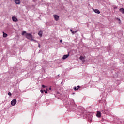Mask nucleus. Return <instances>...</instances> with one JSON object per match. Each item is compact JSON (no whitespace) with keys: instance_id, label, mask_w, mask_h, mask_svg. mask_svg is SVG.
Instances as JSON below:
<instances>
[{"instance_id":"1","label":"nucleus","mask_w":124,"mask_h":124,"mask_svg":"<svg viewBox=\"0 0 124 124\" xmlns=\"http://www.w3.org/2000/svg\"><path fill=\"white\" fill-rule=\"evenodd\" d=\"M22 35H25L27 39L29 40H31L32 39V35L31 33H27V31H22Z\"/></svg>"},{"instance_id":"2","label":"nucleus","mask_w":124,"mask_h":124,"mask_svg":"<svg viewBox=\"0 0 124 124\" xmlns=\"http://www.w3.org/2000/svg\"><path fill=\"white\" fill-rule=\"evenodd\" d=\"M16 103H17V100L16 99H13L11 102V104L12 106L16 105Z\"/></svg>"},{"instance_id":"3","label":"nucleus","mask_w":124,"mask_h":124,"mask_svg":"<svg viewBox=\"0 0 124 124\" xmlns=\"http://www.w3.org/2000/svg\"><path fill=\"white\" fill-rule=\"evenodd\" d=\"M53 17L54 18V20L55 21H59V19L60 18V16L58 15H53Z\"/></svg>"},{"instance_id":"4","label":"nucleus","mask_w":124,"mask_h":124,"mask_svg":"<svg viewBox=\"0 0 124 124\" xmlns=\"http://www.w3.org/2000/svg\"><path fill=\"white\" fill-rule=\"evenodd\" d=\"M96 117L100 118L101 117V112L100 111H97Z\"/></svg>"},{"instance_id":"5","label":"nucleus","mask_w":124,"mask_h":124,"mask_svg":"<svg viewBox=\"0 0 124 124\" xmlns=\"http://www.w3.org/2000/svg\"><path fill=\"white\" fill-rule=\"evenodd\" d=\"M93 10L95 13H96L97 14H100V11L98 9H93Z\"/></svg>"},{"instance_id":"6","label":"nucleus","mask_w":124,"mask_h":124,"mask_svg":"<svg viewBox=\"0 0 124 124\" xmlns=\"http://www.w3.org/2000/svg\"><path fill=\"white\" fill-rule=\"evenodd\" d=\"M12 19L13 22H18V19H17V18L15 16H13Z\"/></svg>"},{"instance_id":"7","label":"nucleus","mask_w":124,"mask_h":124,"mask_svg":"<svg viewBox=\"0 0 124 124\" xmlns=\"http://www.w3.org/2000/svg\"><path fill=\"white\" fill-rule=\"evenodd\" d=\"M68 57H69V54L64 55L62 57V59L65 60V59H67Z\"/></svg>"},{"instance_id":"8","label":"nucleus","mask_w":124,"mask_h":124,"mask_svg":"<svg viewBox=\"0 0 124 124\" xmlns=\"http://www.w3.org/2000/svg\"><path fill=\"white\" fill-rule=\"evenodd\" d=\"M80 87H80V86H79V85L77 87H76V86H75V87H74V90L75 91H77V90H79V89H80Z\"/></svg>"},{"instance_id":"9","label":"nucleus","mask_w":124,"mask_h":124,"mask_svg":"<svg viewBox=\"0 0 124 124\" xmlns=\"http://www.w3.org/2000/svg\"><path fill=\"white\" fill-rule=\"evenodd\" d=\"M43 33V32H42V31H40L39 32H38V35H39V36L40 37H42V34Z\"/></svg>"},{"instance_id":"10","label":"nucleus","mask_w":124,"mask_h":124,"mask_svg":"<svg viewBox=\"0 0 124 124\" xmlns=\"http://www.w3.org/2000/svg\"><path fill=\"white\" fill-rule=\"evenodd\" d=\"M120 12H121V13L122 14H124V8H121L119 9Z\"/></svg>"},{"instance_id":"11","label":"nucleus","mask_w":124,"mask_h":124,"mask_svg":"<svg viewBox=\"0 0 124 124\" xmlns=\"http://www.w3.org/2000/svg\"><path fill=\"white\" fill-rule=\"evenodd\" d=\"M85 59V57H83L82 56H80L79 57V59L81 61H82V62H85V60H84Z\"/></svg>"},{"instance_id":"12","label":"nucleus","mask_w":124,"mask_h":124,"mask_svg":"<svg viewBox=\"0 0 124 124\" xmlns=\"http://www.w3.org/2000/svg\"><path fill=\"white\" fill-rule=\"evenodd\" d=\"M15 2L16 4H20V0H15Z\"/></svg>"},{"instance_id":"13","label":"nucleus","mask_w":124,"mask_h":124,"mask_svg":"<svg viewBox=\"0 0 124 124\" xmlns=\"http://www.w3.org/2000/svg\"><path fill=\"white\" fill-rule=\"evenodd\" d=\"M116 20H118V22H119V24L120 25H121L122 24V23L121 22V19L119 18H116Z\"/></svg>"},{"instance_id":"14","label":"nucleus","mask_w":124,"mask_h":124,"mask_svg":"<svg viewBox=\"0 0 124 124\" xmlns=\"http://www.w3.org/2000/svg\"><path fill=\"white\" fill-rule=\"evenodd\" d=\"M3 37H7V34L4 33V32H3Z\"/></svg>"},{"instance_id":"15","label":"nucleus","mask_w":124,"mask_h":124,"mask_svg":"<svg viewBox=\"0 0 124 124\" xmlns=\"http://www.w3.org/2000/svg\"><path fill=\"white\" fill-rule=\"evenodd\" d=\"M77 31H78V30H76L74 31H72V34H74L75 33H76V32H77Z\"/></svg>"},{"instance_id":"16","label":"nucleus","mask_w":124,"mask_h":124,"mask_svg":"<svg viewBox=\"0 0 124 124\" xmlns=\"http://www.w3.org/2000/svg\"><path fill=\"white\" fill-rule=\"evenodd\" d=\"M12 94H11V93L10 92H8V96H11Z\"/></svg>"},{"instance_id":"17","label":"nucleus","mask_w":124,"mask_h":124,"mask_svg":"<svg viewBox=\"0 0 124 124\" xmlns=\"http://www.w3.org/2000/svg\"><path fill=\"white\" fill-rule=\"evenodd\" d=\"M42 87L43 89H45V88H46V86L44 85V84L42 85Z\"/></svg>"},{"instance_id":"18","label":"nucleus","mask_w":124,"mask_h":124,"mask_svg":"<svg viewBox=\"0 0 124 124\" xmlns=\"http://www.w3.org/2000/svg\"><path fill=\"white\" fill-rule=\"evenodd\" d=\"M88 120L89 122H92V117L88 118Z\"/></svg>"},{"instance_id":"19","label":"nucleus","mask_w":124,"mask_h":124,"mask_svg":"<svg viewBox=\"0 0 124 124\" xmlns=\"http://www.w3.org/2000/svg\"><path fill=\"white\" fill-rule=\"evenodd\" d=\"M31 41H34V42H37V43H38V42L37 41H36V40H34V39H33L31 40Z\"/></svg>"},{"instance_id":"20","label":"nucleus","mask_w":124,"mask_h":124,"mask_svg":"<svg viewBox=\"0 0 124 124\" xmlns=\"http://www.w3.org/2000/svg\"><path fill=\"white\" fill-rule=\"evenodd\" d=\"M40 92L42 93H44V90L43 89H41Z\"/></svg>"},{"instance_id":"21","label":"nucleus","mask_w":124,"mask_h":124,"mask_svg":"<svg viewBox=\"0 0 124 124\" xmlns=\"http://www.w3.org/2000/svg\"><path fill=\"white\" fill-rule=\"evenodd\" d=\"M44 92L45 93H48V91H46V90H44Z\"/></svg>"},{"instance_id":"22","label":"nucleus","mask_w":124,"mask_h":124,"mask_svg":"<svg viewBox=\"0 0 124 124\" xmlns=\"http://www.w3.org/2000/svg\"><path fill=\"white\" fill-rule=\"evenodd\" d=\"M38 47L39 48H40V44L39 43H38Z\"/></svg>"},{"instance_id":"23","label":"nucleus","mask_w":124,"mask_h":124,"mask_svg":"<svg viewBox=\"0 0 124 124\" xmlns=\"http://www.w3.org/2000/svg\"><path fill=\"white\" fill-rule=\"evenodd\" d=\"M60 43H62V40H60Z\"/></svg>"},{"instance_id":"24","label":"nucleus","mask_w":124,"mask_h":124,"mask_svg":"<svg viewBox=\"0 0 124 124\" xmlns=\"http://www.w3.org/2000/svg\"><path fill=\"white\" fill-rule=\"evenodd\" d=\"M70 31H71V32H72V31H72V29H70Z\"/></svg>"},{"instance_id":"25","label":"nucleus","mask_w":124,"mask_h":124,"mask_svg":"<svg viewBox=\"0 0 124 124\" xmlns=\"http://www.w3.org/2000/svg\"><path fill=\"white\" fill-rule=\"evenodd\" d=\"M49 90H52V88L50 87V88H49Z\"/></svg>"},{"instance_id":"26","label":"nucleus","mask_w":124,"mask_h":124,"mask_svg":"<svg viewBox=\"0 0 124 124\" xmlns=\"http://www.w3.org/2000/svg\"><path fill=\"white\" fill-rule=\"evenodd\" d=\"M57 94H60V93H59V92H57Z\"/></svg>"},{"instance_id":"27","label":"nucleus","mask_w":124,"mask_h":124,"mask_svg":"<svg viewBox=\"0 0 124 124\" xmlns=\"http://www.w3.org/2000/svg\"><path fill=\"white\" fill-rule=\"evenodd\" d=\"M46 91H47L48 92V88H46Z\"/></svg>"},{"instance_id":"28","label":"nucleus","mask_w":124,"mask_h":124,"mask_svg":"<svg viewBox=\"0 0 124 124\" xmlns=\"http://www.w3.org/2000/svg\"><path fill=\"white\" fill-rule=\"evenodd\" d=\"M58 76H60V75H58Z\"/></svg>"},{"instance_id":"29","label":"nucleus","mask_w":124,"mask_h":124,"mask_svg":"<svg viewBox=\"0 0 124 124\" xmlns=\"http://www.w3.org/2000/svg\"><path fill=\"white\" fill-rule=\"evenodd\" d=\"M75 94V93H73V94Z\"/></svg>"},{"instance_id":"30","label":"nucleus","mask_w":124,"mask_h":124,"mask_svg":"<svg viewBox=\"0 0 124 124\" xmlns=\"http://www.w3.org/2000/svg\"><path fill=\"white\" fill-rule=\"evenodd\" d=\"M104 114H105L106 113L105 112H104Z\"/></svg>"}]
</instances>
